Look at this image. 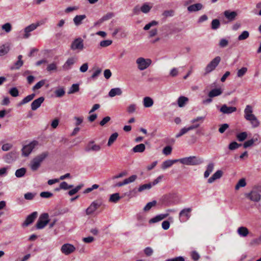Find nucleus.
<instances>
[{"mask_svg":"<svg viewBox=\"0 0 261 261\" xmlns=\"http://www.w3.org/2000/svg\"><path fill=\"white\" fill-rule=\"evenodd\" d=\"M190 130V129L189 127H185L180 130L179 132L176 135L175 137L177 138H179Z\"/></svg>","mask_w":261,"mask_h":261,"instance_id":"42","label":"nucleus"},{"mask_svg":"<svg viewBox=\"0 0 261 261\" xmlns=\"http://www.w3.org/2000/svg\"><path fill=\"white\" fill-rule=\"evenodd\" d=\"M237 232L240 237H246L249 234V230L246 227L241 226L238 228Z\"/></svg>","mask_w":261,"mask_h":261,"instance_id":"27","label":"nucleus"},{"mask_svg":"<svg viewBox=\"0 0 261 261\" xmlns=\"http://www.w3.org/2000/svg\"><path fill=\"white\" fill-rule=\"evenodd\" d=\"M152 187L151 185V183H148V184H144V185H142L141 186H140L138 189V191L139 192H141L144 190H149L150 189H151Z\"/></svg>","mask_w":261,"mask_h":261,"instance_id":"43","label":"nucleus"},{"mask_svg":"<svg viewBox=\"0 0 261 261\" xmlns=\"http://www.w3.org/2000/svg\"><path fill=\"white\" fill-rule=\"evenodd\" d=\"M11 48V44L7 42L4 44L0 45V56L6 55Z\"/></svg>","mask_w":261,"mask_h":261,"instance_id":"20","label":"nucleus"},{"mask_svg":"<svg viewBox=\"0 0 261 261\" xmlns=\"http://www.w3.org/2000/svg\"><path fill=\"white\" fill-rule=\"evenodd\" d=\"M122 93V90L120 88H115L111 89L109 92V96L113 97L116 95H121Z\"/></svg>","mask_w":261,"mask_h":261,"instance_id":"28","label":"nucleus"},{"mask_svg":"<svg viewBox=\"0 0 261 261\" xmlns=\"http://www.w3.org/2000/svg\"><path fill=\"white\" fill-rule=\"evenodd\" d=\"M101 149V147L99 145L94 144V141H90L85 147V151L87 152L91 151L97 152Z\"/></svg>","mask_w":261,"mask_h":261,"instance_id":"11","label":"nucleus"},{"mask_svg":"<svg viewBox=\"0 0 261 261\" xmlns=\"http://www.w3.org/2000/svg\"><path fill=\"white\" fill-rule=\"evenodd\" d=\"M247 197L251 201L258 202L260 199L261 195L258 191L254 189L250 193L247 194Z\"/></svg>","mask_w":261,"mask_h":261,"instance_id":"15","label":"nucleus"},{"mask_svg":"<svg viewBox=\"0 0 261 261\" xmlns=\"http://www.w3.org/2000/svg\"><path fill=\"white\" fill-rule=\"evenodd\" d=\"M75 250L73 245L70 244H65L61 248V252L65 255H68L72 253Z\"/></svg>","mask_w":261,"mask_h":261,"instance_id":"14","label":"nucleus"},{"mask_svg":"<svg viewBox=\"0 0 261 261\" xmlns=\"http://www.w3.org/2000/svg\"><path fill=\"white\" fill-rule=\"evenodd\" d=\"M152 61L150 59H145L143 57H139L136 60V63L138 68L140 70H144L147 68L151 64Z\"/></svg>","mask_w":261,"mask_h":261,"instance_id":"5","label":"nucleus"},{"mask_svg":"<svg viewBox=\"0 0 261 261\" xmlns=\"http://www.w3.org/2000/svg\"><path fill=\"white\" fill-rule=\"evenodd\" d=\"M247 71V68L246 67H242L239 69L237 72V76L239 77H242L243 76Z\"/></svg>","mask_w":261,"mask_h":261,"instance_id":"51","label":"nucleus"},{"mask_svg":"<svg viewBox=\"0 0 261 261\" xmlns=\"http://www.w3.org/2000/svg\"><path fill=\"white\" fill-rule=\"evenodd\" d=\"M76 61L77 58L75 57L69 58L62 66L63 69L65 71L69 70Z\"/></svg>","mask_w":261,"mask_h":261,"instance_id":"13","label":"nucleus"},{"mask_svg":"<svg viewBox=\"0 0 261 261\" xmlns=\"http://www.w3.org/2000/svg\"><path fill=\"white\" fill-rule=\"evenodd\" d=\"M172 151V147L170 146H167L164 148L163 150V153L166 155H168L171 154Z\"/></svg>","mask_w":261,"mask_h":261,"instance_id":"58","label":"nucleus"},{"mask_svg":"<svg viewBox=\"0 0 261 261\" xmlns=\"http://www.w3.org/2000/svg\"><path fill=\"white\" fill-rule=\"evenodd\" d=\"M168 216V213L159 214L150 219L149 221V223H155L158 222L167 218Z\"/></svg>","mask_w":261,"mask_h":261,"instance_id":"21","label":"nucleus"},{"mask_svg":"<svg viewBox=\"0 0 261 261\" xmlns=\"http://www.w3.org/2000/svg\"><path fill=\"white\" fill-rule=\"evenodd\" d=\"M203 8V6L200 3H197L195 4H193L189 6L187 9L188 11L190 12H196L201 10Z\"/></svg>","mask_w":261,"mask_h":261,"instance_id":"25","label":"nucleus"},{"mask_svg":"<svg viewBox=\"0 0 261 261\" xmlns=\"http://www.w3.org/2000/svg\"><path fill=\"white\" fill-rule=\"evenodd\" d=\"M45 84L44 80H41L38 82L33 88L34 91L41 88Z\"/></svg>","mask_w":261,"mask_h":261,"instance_id":"54","label":"nucleus"},{"mask_svg":"<svg viewBox=\"0 0 261 261\" xmlns=\"http://www.w3.org/2000/svg\"><path fill=\"white\" fill-rule=\"evenodd\" d=\"M221 61V58L217 56L213 59L205 67L204 75H206L214 70Z\"/></svg>","mask_w":261,"mask_h":261,"instance_id":"4","label":"nucleus"},{"mask_svg":"<svg viewBox=\"0 0 261 261\" xmlns=\"http://www.w3.org/2000/svg\"><path fill=\"white\" fill-rule=\"evenodd\" d=\"M38 213L37 212H34L29 215L26 218L25 221L23 223V226H27L32 223L37 218Z\"/></svg>","mask_w":261,"mask_h":261,"instance_id":"18","label":"nucleus"},{"mask_svg":"<svg viewBox=\"0 0 261 261\" xmlns=\"http://www.w3.org/2000/svg\"><path fill=\"white\" fill-rule=\"evenodd\" d=\"M86 18L85 14L76 15L73 19L74 24L76 26H79L83 23V21Z\"/></svg>","mask_w":261,"mask_h":261,"instance_id":"24","label":"nucleus"},{"mask_svg":"<svg viewBox=\"0 0 261 261\" xmlns=\"http://www.w3.org/2000/svg\"><path fill=\"white\" fill-rule=\"evenodd\" d=\"M102 204L100 200H95L92 202L90 206L86 210V214L87 215L92 214Z\"/></svg>","mask_w":261,"mask_h":261,"instance_id":"10","label":"nucleus"},{"mask_svg":"<svg viewBox=\"0 0 261 261\" xmlns=\"http://www.w3.org/2000/svg\"><path fill=\"white\" fill-rule=\"evenodd\" d=\"M137 176L136 175H133L128 178L125 179V182H126V184L133 182L137 179Z\"/></svg>","mask_w":261,"mask_h":261,"instance_id":"57","label":"nucleus"},{"mask_svg":"<svg viewBox=\"0 0 261 261\" xmlns=\"http://www.w3.org/2000/svg\"><path fill=\"white\" fill-rule=\"evenodd\" d=\"M121 199L119 193H114L111 195L109 201L112 202L116 203Z\"/></svg>","mask_w":261,"mask_h":261,"instance_id":"40","label":"nucleus"},{"mask_svg":"<svg viewBox=\"0 0 261 261\" xmlns=\"http://www.w3.org/2000/svg\"><path fill=\"white\" fill-rule=\"evenodd\" d=\"M118 136L117 133H115L112 134L108 140V146H110L117 139Z\"/></svg>","mask_w":261,"mask_h":261,"instance_id":"37","label":"nucleus"},{"mask_svg":"<svg viewBox=\"0 0 261 261\" xmlns=\"http://www.w3.org/2000/svg\"><path fill=\"white\" fill-rule=\"evenodd\" d=\"M15 158V153L11 152L7 154L4 158L5 161L7 163H10Z\"/></svg>","mask_w":261,"mask_h":261,"instance_id":"36","label":"nucleus"},{"mask_svg":"<svg viewBox=\"0 0 261 261\" xmlns=\"http://www.w3.org/2000/svg\"><path fill=\"white\" fill-rule=\"evenodd\" d=\"M79 91V85L77 84H73L70 87L68 94H72Z\"/></svg>","mask_w":261,"mask_h":261,"instance_id":"47","label":"nucleus"},{"mask_svg":"<svg viewBox=\"0 0 261 261\" xmlns=\"http://www.w3.org/2000/svg\"><path fill=\"white\" fill-rule=\"evenodd\" d=\"M166 261H185V258L182 256H178L172 258L167 259Z\"/></svg>","mask_w":261,"mask_h":261,"instance_id":"64","label":"nucleus"},{"mask_svg":"<svg viewBox=\"0 0 261 261\" xmlns=\"http://www.w3.org/2000/svg\"><path fill=\"white\" fill-rule=\"evenodd\" d=\"M60 189L63 190H68L73 187V185H69L66 182L63 181L60 184Z\"/></svg>","mask_w":261,"mask_h":261,"instance_id":"53","label":"nucleus"},{"mask_svg":"<svg viewBox=\"0 0 261 261\" xmlns=\"http://www.w3.org/2000/svg\"><path fill=\"white\" fill-rule=\"evenodd\" d=\"M237 111V108L235 107H228L224 104L222 106L220 109V111L223 114H230Z\"/></svg>","mask_w":261,"mask_h":261,"instance_id":"17","label":"nucleus"},{"mask_svg":"<svg viewBox=\"0 0 261 261\" xmlns=\"http://www.w3.org/2000/svg\"><path fill=\"white\" fill-rule=\"evenodd\" d=\"M258 141V139L257 137L255 138L254 137L252 138L251 139H250L249 140H247V141L245 142L243 144V147L245 148H247L249 147H250L253 145V144L255 142Z\"/></svg>","mask_w":261,"mask_h":261,"instance_id":"34","label":"nucleus"},{"mask_svg":"<svg viewBox=\"0 0 261 261\" xmlns=\"http://www.w3.org/2000/svg\"><path fill=\"white\" fill-rule=\"evenodd\" d=\"M229 127V125L227 123H224L220 126L219 128V132L222 134Z\"/></svg>","mask_w":261,"mask_h":261,"instance_id":"63","label":"nucleus"},{"mask_svg":"<svg viewBox=\"0 0 261 261\" xmlns=\"http://www.w3.org/2000/svg\"><path fill=\"white\" fill-rule=\"evenodd\" d=\"M2 29L6 33H8L11 31V25L10 23H6L2 26Z\"/></svg>","mask_w":261,"mask_h":261,"instance_id":"48","label":"nucleus"},{"mask_svg":"<svg viewBox=\"0 0 261 261\" xmlns=\"http://www.w3.org/2000/svg\"><path fill=\"white\" fill-rule=\"evenodd\" d=\"M178 162V159L166 160L162 163L161 168L162 169L165 170L172 166L174 163H176Z\"/></svg>","mask_w":261,"mask_h":261,"instance_id":"23","label":"nucleus"},{"mask_svg":"<svg viewBox=\"0 0 261 261\" xmlns=\"http://www.w3.org/2000/svg\"><path fill=\"white\" fill-rule=\"evenodd\" d=\"M244 118L250 122L253 128L259 126L260 122L253 114V108L251 106L248 105L246 106L244 109Z\"/></svg>","mask_w":261,"mask_h":261,"instance_id":"1","label":"nucleus"},{"mask_svg":"<svg viewBox=\"0 0 261 261\" xmlns=\"http://www.w3.org/2000/svg\"><path fill=\"white\" fill-rule=\"evenodd\" d=\"M154 103L153 100L149 96L144 97L143 99V105L145 108H150Z\"/></svg>","mask_w":261,"mask_h":261,"instance_id":"26","label":"nucleus"},{"mask_svg":"<svg viewBox=\"0 0 261 261\" xmlns=\"http://www.w3.org/2000/svg\"><path fill=\"white\" fill-rule=\"evenodd\" d=\"M174 14V12L173 10H166L163 12V15L165 17H168L173 16Z\"/></svg>","mask_w":261,"mask_h":261,"instance_id":"59","label":"nucleus"},{"mask_svg":"<svg viewBox=\"0 0 261 261\" xmlns=\"http://www.w3.org/2000/svg\"><path fill=\"white\" fill-rule=\"evenodd\" d=\"M158 24V22L155 20H152L150 22L146 24L144 27V30L145 31L148 30L151 27H153Z\"/></svg>","mask_w":261,"mask_h":261,"instance_id":"49","label":"nucleus"},{"mask_svg":"<svg viewBox=\"0 0 261 261\" xmlns=\"http://www.w3.org/2000/svg\"><path fill=\"white\" fill-rule=\"evenodd\" d=\"M145 149V146L144 144H139L138 145H137L135 147H133L132 149V150L134 152L137 153H142L143 152Z\"/></svg>","mask_w":261,"mask_h":261,"instance_id":"32","label":"nucleus"},{"mask_svg":"<svg viewBox=\"0 0 261 261\" xmlns=\"http://www.w3.org/2000/svg\"><path fill=\"white\" fill-rule=\"evenodd\" d=\"M247 134L245 132H242L240 134H238L237 135V139L240 142H242V141H244L247 138Z\"/></svg>","mask_w":261,"mask_h":261,"instance_id":"46","label":"nucleus"},{"mask_svg":"<svg viewBox=\"0 0 261 261\" xmlns=\"http://www.w3.org/2000/svg\"><path fill=\"white\" fill-rule=\"evenodd\" d=\"M82 185H79L76 186L75 188L70 190L68 192V194L70 196L73 195L74 194H76L77 192H79V191L82 188Z\"/></svg>","mask_w":261,"mask_h":261,"instance_id":"50","label":"nucleus"},{"mask_svg":"<svg viewBox=\"0 0 261 261\" xmlns=\"http://www.w3.org/2000/svg\"><path fill=\"white\" fill-rule=\"evenodd\" d=\"M112 43V41L110 40H106L101 41L100 42V46L102 47H107Z\"/></svg>","mask_w":261,"mask_h":261,"instance_id":"55","label":"nucleus"},{"mask_svg":"<svg viewBox=\"0 0 261 261\" xmlns=\"http://www.w3.org/2000/svg\"><path fill=\"white\" fill-rule=\"evenodd\" d=\"M223 175V172L221 170H217L213 175L210 177L207 180V182L212 184L214 182L216 179L220 178Z\"/></svg>","mask_w":261,"mask_h":261,"instance_id":"22","label":"nucleus"},{"mask_svg":"<svg viewBox=\"0 0 261 261\" xmlns=\"http://www.w3.org/2000/svg\"><path fill=\"white\" fill-rule=\"evenodd\" d=\"M180 163L187 165H198L203 162L202 159L197 158L195 156H190L178 159Z\"/></svg>","mask_w":261,"mask_h":261,"instance_id":"3","label":"nucleus"},{"mask_svg":"<svg viewBox=\"0 0 261 261\" xmlns=\"http://www.w3.org/2000/svg\"><path fill=\"white\" fill-rule=\"evenodd\" d=\"M35 96V94L34 93L28 95L22 100V101L19 103V105H22L29 102L34 98Z\"/></svg>","mask_w":261,"mask_h":261,"instance_id":"35","label":"nucleus"},{"mask_svg":"<svg viewBox=\"0 0 261 261\" xmlns=\"http://www.w3.org/2000/svg\"><path fill=\"white\" fill-rule=\"evenodd\" d=\"M246 185V181L244 178H242L239 180L235 186L236 190H239L241 187H244Z\"/></svg>","mask_w":261,"mask_h":261,"instance_id":"45","label":"nucleus"},{"mask_svg":"<svg viewBox=\"0 0 261 261\" xmlns=\"http://www.w3.org/2000/svg\"><path fill=\"white\" fill-rule=\"evenodd\" d=\"M49 221V216L47 213L42 214L39 218L36 224V228L41 229L44 228Z\"/></svg>","mask_w":261,"mask_h":261,"instance_id":"6","label":"nucleus"},{"mask_svg":"<svg viewBox=\"0 0 261 261\" xmlns=\"http://www.w3.org/2000/svg\"><path fill=\"white\" fill-rule=\"evenodd\" d=\"M65 91L63 89H59L55 91V94L57 97H60L63 96L65 94Z\"/></svg>","mask_w":261,"mask_h":261,"instance_id":"61","label":"nucleus"},{"mask_svg":"<svg viewBox=\"0 0 261 261\" xmlns=\"http://www.w3.org/2000/svg\"><path fill=\"white\" fill-rule=\"evenodd\" d=\"M192 212L191 208H185L182 209L179 214V220L180 222L184 223L188 221L190 218Z\"/></svg>","mask_w":261,"mask_h":261,"instance_id":"9","label":"nucleus"},{"mask_svg":"<svg viewBox=\"0 0 261 261\" xmlns=\"http://www.w3.org/2000/svg\"><path fill=\"white\" fill-rule=\"evenodd\" d=\"M48 154L47 151H45L35 157L30 163L31 170L33 171L37 170L42 162L48 156Z\"/></svg>","mask_w":261,"mask_h":261,"instance_id":"2","label":"nucleus"},{"mask_svg":"<svg viewBox=\"0 0 261 261\" xmlns=\"http://www.w3.org/2000/svg\"><path fill=\"white\" fill-rule=\"evenodd\" d=\"M57 69V65L55 63H52L49 64L47 67V70L48 71H56Z\"/></svg>","mask_w":261,"mask_h":261,"instance_id":"56","label":"nucleus"},{"mask_svg":"<svg viewBox=\"0 0 261 261\" xmlns=\"http://www.w3.org/2000/svg\"><path fill=\"white\" fill-rule=\"evenodd\" d=\"M26 172V169L24 168H21L17 169V177H22Z\"/></svg>","mask_w":261,"mask_h":261,"instance_id":"62","label":"nucleus"},{"mask_svg":"<svg viewBox=\"0 0 261 261\" xmlns=\"http://www.w3.org/2000/svg\"><path fill=\"white\" fill-rule=\"evenodd\" d=\"M228 41L226 39L223 38L220 40L219 45L221 47H225L227 46Z\"/></svg>","mask_w":261,"mask_h":261,"instance_id":"60","label":"nucleus"},{"mask_svg":"<svg viewBox=\"0 0 261 261\" xmlns=\"http://www.w3.org/2000/svg\"><path fill=\"white\" fill-rule=\"evenodd\" d=\"M152 5L148 3H145L140 8V11L144 13H148L152 8Z\"/></svg>","mask_w":261,"mask_h":261,"instance_id":"31","label":"nucleus"},{"mask_svg":"<svg viewBox=\"0 0 261 261\" xmlns=\"http://www.w3.org/2000/svg\"><path fill=\"white\" fill-rule=\"evenodd\" d=\"M220 23L218 19H213L211 22V28L212 30H216L220 28Z\"/></svg>","mask_w":261,"mask_h":261,"instance_id":"39","label":"nucleus"},{"mask_svg":"<svg viewBox=\"0 0 261 261\" xmlns=\"http://www.w3.org/2000/svg\"><path fill=\"white\" fill-rule=\"evenodd\" d=\"M214 164L213 163H209L204 173V178H207L210 174L214 170Z\"/></svg>","mask_w":261,"mask_h":261,"instance_id":"30","label":"nucleus"},{"mask_svg":"<svg viewBox=\"0 0 261 261\" xmlns=\"http://www.w3.org/2000/svg\"><path fill=\"white\" fill-rule=\"evenodd\" d=\"M241 144H238L236 142H232L230 143L228 146L229 149L231 150H233L234 149H237L238 147H239Z\"/></svg>","mask_w":261,"mask_h":261,"instance_id":"52","label":"nucleus"},{"mask_svg":"<svg viewBox=\"0 0 261 261\" xmlns=\"http://www.w3.org/2000/svg\"><path fill=\"white\" fill-rule=\"evenodd\" d=\"M249 36V33L247 31H244L238 37L239 41L246 40Z\"/></svg>","mask_w":261,"mask_h":261,"instance_id":"41","label":"nucleus"},{"mask_svg":"<svg viewBox=\"0 0 261 261\" xmlns=\"http://www.w3.org/2000/svg\"><path fill=\"white\" fill-rule=\"evenodd\" d=\"M38 145L39 142L37 141L34 140L29 144L24 145L22 149V155L25 156H28Z\"/></svg>","mask_w":261,"mask_h":261,"instance_id":"7","label":"nucleus"},{"mask_svg":"<svg viewBox=\"0 0 261 261\" xmlns=\"http://www.w3.org/2000/svg\"><path fill=\"white\" fill-rule=\"evenodd\" d=\"M44 98L42 96L34 100L31 103V109L33 111L36 110L38 108L40 107L41 105L44 101Z\"/></svg>","mask_w":261,"mask_h":261,"instance_id":"19","label":"nucleus"},{"mask_svg":"<svg viewBox=\"0 0 261 261\" xmlns=\"http://www.w3.org/2000/svg\"><path fill=\"white\" fill-rule=\"evenodd\" d=\"M188 100L187 97L183 96H180L177 100L178 106L180 108L184 107Z\"/></svg>","mask_w":261,"mask_h":261,"instance_id":"33","label":"nucleus"},{"mask_svg":"<svg viewBox=\"0 0 261 261\" xmlns=\"http://www.w3.org/2000/svg\"><path fill=\"white\" fill-rule=\"evenodd\" d=\"M205 118V116H198L196 118H195L191 120V122L192 123H200V125L202 123Z\"/></svg>","mask_w":261,"mask_h":261,"instance_id":"44","label":"nucleus"},{"mask_svg":"<svg viewBox=\"0 0 261 261\" xmlns=\"http://www.w3.org/2000/svg\"><path fill=\"white\" fill-rule=\"evenodd\" d=\"M223 14L227 21H225L223 20V23H227L234 20L237 16V13L236 11H230V10H226L224 12Z\"/></svg>","mask_w":261,"mask_h":261,"instance_id":"12","label":"nucleus"},{"mask_svg":"<svg viewBox=\"0 0 261 261\" xmlns=\"http://www.w3.org/2000/svg\"><path fill=\"white\" fill-rule=\"evenodd\" d=\"M222 91L220 88L214 89L210 91L208 94L209 97H214L221 95Z\"/></svg>","mask_w":261,"mask_h":261,"instance_id":"29","label":"nucleus"},{"mask_svg":"<svg viewBox=\"0 0 261 261\" xmlns=\"http://www.w3.org/2000/svg\"><path fill=\"white\" fill-rule=\"evenodd\" d=\"M84 48V40L80 37L75 39L70 45V48L73 51H82Z\"/></svg>","mask_w":261,"mask_h":261,"instance_id":"8","label":"nucleus"},{"mask_svg":"<svg viewBox=\"0 0 261 261\" xmlns=\"http://www.w3.org/2000/svg\"><path fill=\"white\" fill-rule=\"evenodd\" d=\"M38 25H39L38 23H37V24L32 23L31 25L26 27L24 29V30L23 32L24 34H23L22 38H25V39L29 38L30 36V33L33 31H34V30H35Z\"/></svg>","mask_w":261,"mask_h":261,"instance_id":"16","label":"nucleus"},{"mask_svg":"<svg viewBox=\"0 0 261 261\" xmlns=\"http://www.w3.org/2000/svg\"><path fill=\"white\" fill-rule=\"evenodd\" d=\"M157 202L156 200H153L151 202H149L146 204V205L144 206L143 210L145 212L149 211L153 206L156 205Z\"/></svg>","mask_w":261,"mask_h":261,"instance_id":"38","label":"nucleus"}]
</instances>
